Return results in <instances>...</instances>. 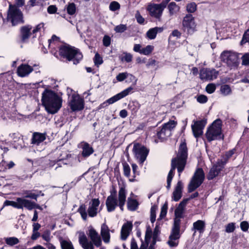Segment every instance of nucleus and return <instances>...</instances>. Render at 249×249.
Segmentation results:
<instances>
[{"label":"nucleus","mask_w":249,"mask_h":249,"mask_svg":"<svg viewBox=\"0 0 249 249\" xmlns=\"http://www.w3.org/2000/svg\"><path fill=\"white\" fill-rule=\"evenodd\" d=\"M186 9L189 13H194L197 9V5L195 2H191L187 5Z\"/></svg>","instance_id":"42"},{"label":"nucleus","mask_w":249,"mask_h":249,"mask_svg":"<svg viewBox=\"0 0 249 249\" xmlns=\"http://www.w3.org/2000/svg\"><path fill=\"white\" fill-rule=\"evenodd\" d=\"M225 164V161L221 160L218 161L210 169L207 177L208 179L209 180L213 179L218 176L220 171L223 168Z\"/></svg>","instance_id":"19"},{"label":"nucleus","mask_w":249,"mask_h":249,"mask_svg":"<svg viewBox=\"0 0 249 249\" xmlns=\"http://www.w3.org/2000/svg\"><path fill=\"white\" fill-rule=\"evenodd\" d=\"M205 175L201 168H198L195 172L188 186V191L192 192L200 186L204 179Z\"/></svg>","instance_id":"9"},{"label":"nucleus","mask_w":249,"mask_h":249,"mask_svg":"<svg viewBox=\"0 0 249 249\" xmlns=\"http://www.w3.org/2000/svg\"><path fill=\"white\" fill-rule=\"evenodd\" d=\"M59 54L68 61H72L74 64H77L83 57L79 51L69 45H62L59 47Z\"/></svg>","instance_id":"6"},{"label":"nucleus","mask_w":249,"mask_h":249,"mask_svg":"<svg viewBox=\"0 0 249 249\" xmlns=\"http://www.w3.org/2000/svg\"><path fill=\"white\" fill-rule=\"evenodd\" d=\"M127 30V26L124 24H120L114 28V31L116 33H122Z\"/></svg>","instance_id":"48"},{"label":"nucleus","mask_w":249,"mask_h":249,"mask_svg":"<svg viewBox=\"0 0 249 249\" xmlns=\"http://www.w3.org/2000/svg\"><path fill=\"white\" fill-rule=\"evenodd\" d=\"M216 89L215 84L213 83L209 84L206 87V91L210 94L213 93L214 92Z\"/></svg>","instance_id":"52"},{"label":"nucleus","mask_w":249,"mask_h":249,"mask_svg":"<svg viewBox=\"0 0 249 249\" xmlns=\"http://www.w3.org/2000/svg\"><path fill=\"white\" fill-rule=\"evenodd\" d=\"M177 124V122L174 120H170L168 123L164 124L162 126L169 129L170 132H171V130L176 127Z\"/></svg>","instance_id":"41"},{"label":"nucleus","mask_w":249,"mask_h":249,"mask_svg":"<svg viewBox=\"0 0 249 249\" xmlns=\"http://www.w3.org/2000/svg\"><path fill=\"white\" fill-rule=\"evenodd\" d=\"M128 77V73L127 72H122L119 73L117 76L116 79L119 82H122L125 79Z\"/></svg>","instance_id":"53"},{"label":"nucleus","mask_w":249,"mask_h":249,"mask_svg":"<svg viewBox=\"0 0 249 249\" xmlns=\"http://www.w3.org/2000/svg\"><path fill=\"white\" fill-rule=\"evenodd\" d=\"M156 210H157V208L154 207V206H153L151 207V210H150V221L151 222V223H153L155 220H156Z\"/></svg>","instance_id":"51"},{"label":"nucleus","mask_w":249,"mask_h":249,"mask_svg":"<svg viewBox=\"0 0 249 249\" xmlns=\"http://www.w3.org/2000/svg\"><path fill=\"white\" fill-rule=\"evenodd\" d=\"M182 25L185 31L188 34H192L196 30V24L194 18L191 14L186 15L184 18Z\"/></svg>","instance_id":"15"},{"label":"nucleus","mask_w":249,"mask_h":249,"mask_svg":"<svg viewBox=\"0 0 249 249\" xmlns=\"http://www.w3.org/2000/svg\"><path fill=\"white\" fill-rule=\"evenodd\" d=\"M38 70V65H34L33 66H30L27 64H22L19 65L17 69V74L18 76L21 77H24L28 76L33 71Z\"/></svg>","instance_id":"14"},{"label":"nucleus","mask_w":249,"mask_h":249,"mask_svg":"<svg viewBox=\"0 0 249 249\" xmlns=\"http://www.w3.org/2000/svg\"><path fill=\"white\" fill-rule=\"evenodd\" d=\"M69 105L73 111H80L84 107V101L79 95L72 94L70 97Z\"/></svg>","instance_id":"13"},{"label":"nucleus","mask_w":249,"mask_h":249,"mask_svg":"<svg viewBox=\"0 0 249 249\" xmlns=\"http://www.w3.org/2000/svg\"><path fill=\"white\" fill-rule=\"evenodd\" d=\"M167 206L165 205L163 206L161 209L160 213V218L158 219L159 221L160 219H162L163 217H165L167 213Z\"/></svg>","instance_id":"56"},{"label":"nucleus","mask_w":249,"mask_h":249,"mask_svg":"<svg viewBox=\"0 0 249 249\" xmlns=\"http://www.w3.org/2000/svg\"><path fill=\"white\" fill-rule=\"evenodd\" d=\"M32 26L26 25L22 27L20 29L21 40L23 42H26L31 35V30Z\"/></svg>","instance_id":"27"},{"label":"nucleus","mask_w":249,"mask_h":249,"mask_svg":"<svg viewBox=\"0 0 249 249\" xmlns=\"http://www.w3.org/2000/svg\"><path fill=\"white\" fill-rule=\"evenodd\" d=\"M109 8L111 11H115L120 9V5L118 2L113 1L110 3Z\"/></svg>","instance_id":"46"},{"label":"nucleus","mask_w":249,"mask_h":249,"mask_svg":"<svg viewBox=\"0 0 249 249\" xmlns=\"http://www.w3.org/2000/svg\"><path fill=\"white\" fill-rule=\"evenodd\" d=\"M205 227V223L204 221L198 220L193 223V230L196 232L198 231L200 233H203Z\"/></svg>","instance_id":"31"},{"label":"nucleus","mask_w":249,"mask_h":249,"mask_svg":"<svg viewBox=\"0 0 249 249\" xmlns=\"http://www.w3.org/2000/svg\"><path fill=\"white\" fill-rule=\"evenodd\" d=\"M221 127L222 122L220 119H217L213 123L206 133V137L208 141L211 142L223 138Z\"/></svg>","instance_id":"7"},{"label":"nucleus","mask_w":249,"mask_h":249,"mask_svg":"<svg viewBox=\"0 0 249 249\" xmlns=\"http://www.w3.org/2000/svg\"><path fill=\"white\" fill-rule=\"evenodd\" d=\"M17 200L18 201L19 205L20 206L19 209L24 207L29 210H32L36 206V203L23 198L18 197Z\"/></svg>","instance_id":"25"},{"label":"nucleus","mask_w":249,"mask_h":249,"mask_svg":"<svg viewBox=\"0 0 249 249\" xmlns=\"http://www.w3.org/2000/svg\"><path fill=\"white\" fill-rule=\"evenodd\" d=\"M154 49V46L150 45H147L145 47L142 48L141 54L145 55H148L153 51Z\"/></svg>","instance_id":"39"},{"label":"nucleus","mask_w":249,"mask_h":249,"mask_svg":"<svg viewBox=\"0 0 249 249\" xmlns=\"http://www.w3.org/2000/svg\"><path fill=\"white\" fill-rule=\"evenodd\" d=\"M142 46L141 44H135L134 45L133 51L135 52L139 53L141 54V52L142 51Z\"/></svg>","instance_id":"63"},{"label":"nucleus","mask_w":249,"mask_h":249,"mask_svg":"<svg viewBox=\"0 0 249 249\" xmlns=\"http://www.w3.org/2000/svg\"><path fill=\"white\" fill-rule=\"evenodd\" d=\"M46 139V135L44 133L34 132L32 136V143L39 145Z\"/></svg>","instance_id":"28"},{"label":"nucleus","mask_w":249,"mask_h":249,"mask_svg":"<svg viewBox=\"0 0 249 249\" xmlns=\"http://www.w3.org/2000/svg\"><path fill=\"white\" fill-rule=\"evenodd\" d=\"M248 42H249V29L244 33L241 44H243Z\"/></svg>","instance_id":"55"},{"label":"nucleus","mask_w":249,"mask_h":249,"mask_svg":"<svg viewBox=\"0 0 249 249\" xmlns=\"http://www.w3.org/2000/svg\"><path fill=\"white\" fill-rule=\"evenodd\" d=\"M78 212L80 214L82 219L86 220L88 217V214L86 210V207L84 204L81 205L78 209Z\"/></svg>","instance_id":"37"},{"label":"nucleus","mask_w":249,"mask_h":249,"mask_svg":"<svg viewBox=\"0 0 249 249\" xmlns=\"http://www.w3.org/2000/svg\"><path fill=\"white\" fill-rule=\"evenodd\" d=\"M149 228L151 230V231H152V230L151 229V228L149 226H147L146 227V230H147V228ZM146 231H147V230H146ZM146 232V231H145V233ZM160 233V231H159V227H158V225H156L155 229H154V232L153 233H152V231H151V237L150 238L153 237V245H151L153 247V245L156 243V240H157V238L158 236V235ZM146 234V233L145 234V235ZM151 238L149 239V240H148V245L149 244V241L150 240ZM145 242V240L144 241V242L143 241V242ZM149 246H148V248H149Z\"/></svg>","instance_id":"32"},{"label":"nucleus","mask_w":249,"mask_h":249,"mask_svg":"<svg viewBox=\"0 0 249 249\" xmlns=\"http://www.w3.org/2000/svg\"><path fill=\"white\" fill-rule=\"evenodd\" d=\"M170 0H165L160 4L151 3L148 5L147 10L150 15L157 19H160L164 8Z\"/></svg>","instance_id":"8"},{"label":"nucleus","mask_w":249,"mask_h":249,"mask_svg":"<svg viewBox=\"0 0 249 249\" xmlns=\"http://www.w3.org/2000/svg\"><path fill=\"white\" fill-rule=\"evenodd\" d=\"M4 241L6 244L10 246H13L19 242V239L16 237L5 238Z\"/></svg>","instance_id":"36"},{"label":"nucleus","mask_w":249,"mask_h":249,"mask_svg":"<svg viewBox=\"0 0 249 249\" xmlns=\"http://www.w3.org/2000/svg\"><path fill=\"white\" fill-rule=\"evenodd\" d=\"M7 18L11 20L13 26L23 22L21 12L15 5H10Z\"/></svg>","instance_id":"10"},{"label":"nucleus","mask_w":249,"mask_h":249,"mask_svg":"<svg viewBox=\"0 0 249 249\" xmlns=\"http://www.w3.org/2000/svg\"><path fill=\"white\" fill-rule=\"evenodd\" d=\"M240 227L241 230L244 231H247L249 228V223L247 221H242L240 223Z\"/></svg>","instance_id":"59"},{"label":"nucleus","mask_w":249,"mask_h":249,"mask_svg":"<svg viewBox=\"0 0 249 249\" xmlns=\"http://www.w3.org/2000/svg\"><path fill=\"white\" fill-rule=\"evenodd\" d=\"M78 147L82 149L81 154L84 158L89 157L94 152V150L92 146L85 142H81L78 145Z\"/></svg>","instance_id":"22"},{"label":"nucleus","mask_w":249,"mask_h":249,"mask_svg":"<svg viewBox=\"0 0 249 249\" xmlns=\"http://www.w3.org/2000/svg\"><path fill=\"white\" fill-rule=\"evenodd\" d=\"M123 171L125 176L128 178L130 175V168L126 163H123Z\"/></svg>","instance_id":"49"},{"label":"nucleus","mask_w":249,"mask_h":249,"mask_svg":"<svg viewBox=\"0 0 249 249\" xmlns=\"http://www.w3.org/2000/svg\"><path fill=\"white\" fill-rule=\"evenodd\" d=\"M163 31V27H156L151 28L147 32L146 36L150 39H154L156 38L158 33H161Z\"/></svg>","instance_id":"29"},{"label":"nucleus","mask_w":249,"mask_h":249,"mask_svg":"<svg viewBox=\"0 0 249 249\" xmlns=\"http://www.w3.org/2000/svg\"><path fill=\"white\" fill-rule=\"evenodd\" d=\"M110 40L111 39L109 36H105L103 40L104 45L106 47L109 46L110 44Z\"/></svg>","instance_id":"61"},{"label":"nucleus","mask_w":249,"mask_h":249,"mask_svg":"<svg viewBox=\"0 0 249 249\" xmlns=\"http://www.w3.org/2000/svg\"><path fill=\"white\" fill-rule=\"evenodd\" d=\"M242 64L244 65H249V54L247 53L242 57Z\"/></svg>","instance_id":"60"},{"label":"nucleus","mask_w":249,"mask_h":249,"mask_svg":"<svg viewBox=\"0 0 249 249\" xmlns=\"http://www.w3.org/2000/svg\"><path fill=\"white\" fill-rule=\"evenodd\" d=\"M23 195H25V197L27 198H30L37 200V197L39 196V194H36L35 193H32L31 191H26L24 192Z\"/></svg>","instance_id":"43"},{"label":"nucleus","mask_w":249,"mask_h":249,"mask_svg":"<svg viewBox=\"0 0 249 249\" xmlns=\"http://www.w3.org/2000/svg\"><path fill=\"white\" fill-rule=\"evenodd\" d=\"M100 203V200L98 198H93L89 202L88 209L89 216L93 217L97 215V213L100 211L99 210Z\"/></svg>","instance_id":"20"},{"label":"nucleus","mask_w":249,"mask_h":249,"mask_svg":"<svg viewBox=\"0 0 249 249\" xmlns=\"http://www.w3.org/2000/svg\"><path fill=\"white\" fill-rule=\"evenodd\" d=\"M127 208L130 211H135L138 206V202L135 199H132L130 197L127 199Z\"/></svg>","instance_id":"35"},{"label":"nucleus","mask_w":249,"mask_h":249,"mask_svg":"<svg viewBox=\"0 0 249 249\" xmlns=\"http://www.w3.org/2000/svg\"><path fill=\"white\" fill-rule=\"evenodd\" d=\"M57 11V8L55 5H52L47 8V11L49 14H54Z\"/></svg>","instance_id":"62"},{"label":"nucleus","mask_w":249,"mask_h":249,"mask_svg":"<svg viewBox=\"0 0 249 249\" xmlns=\"http://www.w3.org/2000/svg\"><path fill=\"white\" fill-rule=\"evenodd\" d=\"M0 166H4L3 168H1L0 169L1 170H4L5 169H6L5 166H7L8 169H10L13 168L15 166V163L11 161L9 163L6 164L5 162L2 161V162L0 163Z\"/></svg>","instance_id":"54"},{"label":"nucleus","mask_w":249,"mask_h":249,"mask_svg":"<svg viewBox=\"0 0 249 249\" xmlns=\"http://www.w3.org/2000/svg\"><path fill=\"white\" fill-rule=\"evenodd\" d=\"M188 199L183 200L179 204L178 208L175 210V215L176 218L174 220V226L173 227L171 233L169 236L168 244L170 247H176L178 244V239L179 238V229H180V220L179 218L182 217L184 208L186 206Z\"/></svg>","instance_id":"3"},{"label":"nucleus","mask_w":249,"mask_h":249,"mask_svg":"<svg viewBox=\"0 0 249 249\" xmlns=\"http://www.w3.org/2000/svg\"><path fill=\"white\" fill-rule=\"evenodd\" d=\"M110 230L107 225L105 223L101 227L100 236H101L104 242L108 244L110 239Z\"/></svg>","instance_id":"23"},{"label":"nucleus","mask_w":249,"mask_h":249,"mask_svg":"<svg viewBox=\"0 0 249 249\" xmlns=\"http://www.w3.org/2000/svg\"><path fill=\"white\" fill-rule=\"evenodd\" d=\"M221 60L229 67H236L238 65V58L236 53L230 51H225L221 55Z\"/></svg>","instance_id":"12"},{"label":"nucleus","mask_w":249,"mask_h":249,"mask_svg":"<svg viewBox=\"0 0 249 249\" xmlns=\"http://www.w3.org/2000/svg\"><path fill=\"white\" fill-rule=\"evenodd\" d=\"M61 246L62 249H74L71 243L66 240L61 242Z\"/></svg>","instance_id":"45"},{"label":"nucleus","mask_w":249,"mask_h":249,"mask_svg":"<svg viewBox=\"0 0 249 249\" xmlns=\"http://www.w3.org/2000/svg\"><path fill=\"white\" fill-rule=\"evenodd\" d=\"M133 152L140 163L142 164L146 159L148 150L144 146L139 143H135L133 148Z\"/></svg>","instance_id":"11"},{"label":"nucleus","mask_w":249,"mask_h":249,"mask_svg":"<svg viewBox=\"0 0 249 249\" xmlns=\"http://www.w3.org/2000/svg\"><path fill=\"white\" fill-rule=\"evenodd\" d=\"M132 229V223L131 222L128 221L123 225L121 232V238L122 240H124L127 238Z\"/></svg>","instance_id":"26"},{"label":"nucleus","mask_w":249,"mask_h":249,"mask_svg":"<svg viewBox=\"0 0 249 249\" xmlns=\"http://www.w3.org/2000/svg\"><path fill=\"white\" fill-rule=\"evenodd\" d=\"M76 10V5L74 3L72 2L69 3L67 7V11L69 15H74L75 13Z\"/></svg>","instance_id":"40"},{"label":"nucleus","mask_w":249,"mask_h":249,"mask_svg":"<svg viewBox=\"0 0 249 249\" xmlns=\"http://www.w3.org/2000/svg\"><path fill=\"white\" fill-rule=\"evenodd\" d=\"M171 135V132H170L169 129L164 128L163 126L161 129L157 131V136L161 141L166 140Z\"/></svg>","instance_id":"30"},{"label":"nucleus","mask_w":249,"mask_h":249,"mask_svg":"<svg viewBox=\"0 0 249 249\" xmlns=\"http://www.w3.org/2000/svg\"><path fill=\"white\" fill-rule=\"evenodd\" d=\"M183 188V185L181 181H178L175 190L173 193L172 199L175 201H178L182 196V191Z\"/></svg>","instance_id":"24"},{"label":"nucleus","mask_w":249,"mask_h":249,"mask_svg":"<svg viewBox=\"0 0 249 249\" xmlns=\"http://www.w3.org/2000/svg\"><path fill=\"white\" fill-rule=\"evenodd\" d=\"M168 9L171 16L177 14L180 9V7L175 2H171L168 5Z\"/></svg>","instance_id":"33"},{"label":"nucleus","mask_w":249,"mask_h":249,"mask_svg":"<svg viewBox=\"0 0 249 249\" xmlns=\"http://www.w3.org/2000/svg\"><path fill=\"white\" fill-rule=\"evenodd\" d=\"M119 59L122 62H131L133 59V55L126 52H123L119 56Z\"/></svg>","instance_id":"34"},{"label":"nucleus","mask_w":249,"mask_h":249,"mask_svg":"<svg viewBox=\"0 0 249 249\" xmlns=\"http://www.w3.org/2000/svg\"><path fill=\"white\" fill-rule=\"evenodd\" d=\"M136 18L137 19V20L138 22H139L140 24L143 23L144 21V19L141 16L139 12H137V13L136 14Z\"/></svg>","instance_id":"64"},{"label":"nucleus","mask_w":249,"mask_h":249,"mask_svg":"<svg viewBox=\"0 0 249 249\" xmlns=\"http://www.w3.org/2000/svg\"><path fill=\"white\" fill-rule=\"evenodd\" d=\"M126 191L125 186L124 184L119 186L118 192V200L116 197L111 195L109 196L106 200V204L107 210L108 212H111L115 210L116 207L119 206L121 211L124 210V206L126 201Z\"/></svg>","instance_id":"5"},{"label":"nucleus","mask_w":249,"mask_h":249,"mask_svg":"<svg viewBox=\"0 0 249 249\" xmlns=\"http://www.w3.org/2000/svg\"><path fill=\"white\" fill-rule=\"evenodd\" d=\"M42 238L46 242L50 241L52 236H51V231L49 230H46L41 235Z\"/></svg>","instance_id":"47"},{"label":"nucleus","mask_w":249,"mask_h":249,"mask_svg":"<svg viewBox=\"0 0 249 249\" xmlns=\"http://www.w3.org/2000/svg\"><path fill=\"white\" fill-rule=\"evenodd\" d=\"M235 229L234 223H230L226 226L225 231L227 233H231L234 231Z\"/></svg>","instance_id":"50"},{"label":"nucleus","mask_w":249,"mask_h":249,"mask_svg":"<svg viewBox=\"0 0 249 249\" xmlns=\"http://www.w3.org/2000/svg\"><path fill=\"white\" fill-rule=\"evenodd\" d=\"M151 235V231L149 228H147L145 234V242H142L139 249H154L152 245H150L148 248V241L150 238ZM130 249H139L136 241L134 239L131 241Z\"/></svg>","instance_id":"17"},{"label":"nucleus","mask_w":249,"mask_h":249,"mask_svg":"<svg viewBox=\"0 0 249 249\" xmlns=\"http://www.w3.org/2000/svg\"><path fill=\"white\" fill-rule=\"evenodd\" d=\"M193 123L191 126L193 133L196 138H198L202 135L203 129L207 123V121L203 119L200 121H193Z\"/></svg>","instance_id":"16"},{"label":"nucleus","mask_w":249,"mask_h":249,"mask_svg":"<svg viewBox=\"0 0 249 249\" xmlns=\"http://www.w3.org/2000/svg\"><path fill=\"white\" fill-rule=\"evenodd\" d=\"M42 103L46 111L50 114H55L62 107V99L56 92L45 89L42 94Z\"/></svg>","instance_id":"2"},{"label":"nucleus","mask_w":249,"mask_h":249,"mask_svg":"<svg viewBox=\"0 0 249 249\" xmlns=\"http://www.w3.org/2000/svg\"><path fill=\"white\" fill-rule=\"evenodd\" d=\"M133 88L130 87L125 89L122 92L117 94L116 95H114V96L111 97L110 98L108 99L107 102L109 104H112L117 101L123 98L124 97L126 96L127 95H128L131 91L132 90Z\"/></svg>","instance_id":"21"},{"label":"nucleus","mask_w":249,"mask_h":249,"mask_svg":"<svg viewBox=\"0 0 249 249\" xmlns=\"http://www.w3.org/2000/svg\"><path fill=\"white\" fill-rule=\"evenodd\" d=\"M90 241H89L84 232L80 233L78 240L80 245L84 249H94V247H100L102 244L100 235L93 228L89 230L88 233Z\"/></svg>","instance_id":"4"},{"label":"nucleus","mask_w":249,"mask_h":249,"mask_svg":"<svg viewBox=\"0 0 249 249\" xmlns=\"http://www.w3.org/2000/svg\"><path fill=\"white\" fill-rule=\"evenodd\" d=\"M187 156V147L186 143L184 141L181 142L179 145L177 157L173 158L171 161V168L167 178L166 188L168 190L170 189L171 182L176 168L178 169V176L180 177L181 173L185 166Z\"/></svg>","instance_id":"1"},{"label":"nucleus","mask_w":249,"mask_h":249,"mask_svg":"<svg viewBox=\"0 0 249 249\" xmlns=\"http://www.w3.org/2000/svg\"><path fill=\"white\" fill-rule=\"evenodd\" d=\"M94 63L96 65H101L103 63L102 58L98 53H96L95 55Z\"/></svg>","instance_id":"58"},{"label":"nucleus","mask_w":249,"mask_h":249,"mask_svg":"<svg viewBox=\"0 0 249 249\" xmlns=\"http://www.w3.org/2000/svg\"><path fill=\"white\" fill-rule=\"evenodd\" d=\"M4 205L5 206H11L14 208L19 209L20 206L19 205V202L16 200V201L6 200Z\"/></svg>","instance_id":"44"},{"label":"nucleus","mask_w":249,"mask_h":249,"mask_svg":"<svg viewBox=\"0 0 249 249\" xmlns=\"http://www.w3.org/2000/svg\"><path fill=\"white\" fill-rule=\"evenodd\" d=\"M218 71L214 69H203L200 72V78L202 80H213L217 78Z\"/></svg>","instance_id":"18"},{"label":"nucleus","mask_w":249,"mask_h":249,"mask_svg":"<svg viewBox=\"0 0 249 249\" xmlns=\"http://www.w3.org/2000/svg\"><path fill=\"white\" fill-rule=\"evenodd\" d=\"M197 101L198 102L203 104L205 103L208 101V98L206 96L204 95H200L198 96L197 98Z\"/></svg>","instance_id":"57"},{"label":"nucleus","mask_w":249,"mask_h":249,"mask_svg":"<svg viewBox=\"0 0 249 249\" xmlns=\"http://www.w3.org/2000/svg\"><path fill=\"white\" fill-rule=\"evenodd\" d=\"M220 91L221 93L224 96L229 95L231 93V87L228 85H222L220 87Z\"/></svg>","instance_id":"38"}]
</instances>
